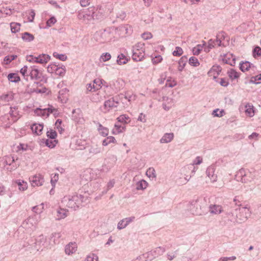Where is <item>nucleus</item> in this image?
Instances as JSON below:
<instances>
[{
    "instance_id": "1",
    "label": "nucleus",
    "mask_w": 261,
    "mask_h": 261,
    "mask_svg": "<svg viewBox=\"0 0 261 261\" xmlns=\"http://www.w3.org/2000/svg\"><path fill=\"white\" fill-rule=\"evenodd\" d=\"M103 16L101 10L94 7L81 10L78 11L77 15L78 19L86 24L89 23L92 20H101Z\"/></svg>"
},
{
    "instance_id": "2",
    "label": "nucleus",
    "mask_w": 261,
    "mask_h": 261,
    "mask_svg": "<svg viewBox=\"0 0 261 261\" xmlns=\"http://www.w3.org/2000/svg\"><path fill=\"white\" fill-rule=\"evenodd\" d=\"M86 200V197L80 195H67L64 196L61 202L64 206L75 210Z\"/></svg>"
},
{
    "instance_id": "3",
    "label": "nucleus",
    "mask_w": 261,
    "mask_h": 261,
    "mask_svg": "<svg viewBox=\"0 0 261 261\" xmlns=\"http://www.w3.org/2000/svg\"><path fill=\"white\" fill-rule=\"evenodd\" d=\"M234 215H235V217L231 220L238 223H242L246 221L250 216L251 212L247 207H242L239 209H236L234 213L231 214L232 216Z\"/></svg>"
},
{
    "instance_id": "4",
    "label": "nucleus",
    "mask_w": 261,
    "mask_h": 261,
    "mask_svg": "<svg viewBox=\"0 0 261 261\" xmlns=\"http://www.w3.org/2000/svg\"><path fill=\"white\" fill-rule=\"evenodd\" d=\"M205 202V199L202 198L192 200L189 205L191 212L193 215H202L204 213Z\"/></svg>"
},
{
    "instance_id": "5",
    "label": "nucleus",
    "mask_w": 261,
    "mask_h": 261,
    "mask_svg": "<svg viewBox=\"0 0 261 261\" xmlns=\"http://www.w3.org/2000/svg\"><path fill=\"white\" fill-rule=\"evenodd\" d=\"M255 177L254 172H251L249 171H246L244 169H240L235 175V179L243 183H248L252 181Z\"/></svg>"
},
{
    "instance_id": "6",
    "label": "nucleus",
    "mask_w": 261,
    "mask_h": 261,
    "mask_svg": "<svg viewBox=\"0 0 261 261\" xmlns=\"http://www.w3.org/2000/svg\"><path fill=\"white\" fill-rule=\"evenodd\" d=\"M29 75L32 80H35L44 83L47 82V79L43 76L37 66H31L29 69Z\"/></svg>"
},
{
    "instance_id": "7",
    "label": "nucleus",
    "mask_w": 261,
    "mask_h": 261,
    "mask_svg": "<svg viewBox=\"0 0 261 261\" xmlns=\"http://www.w3.org/2000/svg\"><path fill=\"white\" fill-rule=\"evenodd\" d=\"M39 221V218L36 215L29 217L27 220L23 221L22 225L26 229L35 227Z\"/></svg>"
},
{
    "instance_id": "8",
    "label": "nucleus",
    "mask_w": 261,
    "mask_h": 261,
    "mask_svg": "<svg viewBox=\"0 0 261 261\" xmlns=\"http://www.w3.org/2000/svg\"><path fill=\"white\" fill-rule=\"evenodd\" d=\"M119 102L114 98H111L105 101L102 111L104 113H107L115 108H117Z\"/></svg>"
},
{
    "instance_id": "9",
    "label": "nucleus",
    "mask_w": 261,
    "mask_h": 261,
    "mask_svg": "<svg viewBox=\"0 0 261 261\" xmlns=\"http://www.w3.org/2000/svg\"><path fill=\"white\" fill-rule=\"evenodd\" d=\"M216 168L214 166H210L207 167L206 174L212 182H216L217 180V174L215 173Z\"/></svg>"
},
{
    "instance_id": "10",
    "label": "nucleus",
    "mask_w": 261,
    "mask_h": 261,
    "mask_svg": "<svg viewBox=\"0 0 261 261\" xmlns=\"http://www.w3.org/2000/svg\"><path fill=\"white\" fill-rule=\"evenodd\" d=\"M30 181L31 182L32 186L33 187L40 186L42 185L44 179L41 175L36 174L30 177Z\"/></svg>"
},
{
    "instance_id": "11",
    "label": "nucleus",
    "mask_w": 261,
    "mask_h": 261,
    "mask_svg": "<svg viewBox=\"0 0 261 261\" xmlns=\"http://www.w3.org/2000/svg\"><path fill=\"white\" fill-rule=\"evenodd\" d=\"M132 59L135 61H141L144 57V49H133Z\"/></svg>"
},
{
    "instance_id": "12",
    "label": "nucleus",
    "mask_w": 261,
    "mask_h": 261,
    "mask_svg": "<svg viewBox=\"0 0 261 261\" xmlns=\"http://www.w3.org/2000/svg\"><path fill=\"white\" fill-rule=\"evenodd\" d=\"M109 35V32L106 31H100L97 32L95 34L94 38L97 41L100 43H103L108 40V37Z\"/></svg>"
},
{
    "instance_id": "13",
    "label": "nucleus",
    "mask_w": 261,
    "mask_h": 261,
    "mask_svg": "<svg viewBox=\"0 0 261 261\" xmlns=\"http://www.w3.org/2000/svg\"><path fill=\"white\" fill-rule=\"evenodd\" d=\"M9 114L11 117V120L13 123L16 122L21 117L17 107H10Z\"/></svg>"
},
{
    "instance_id": "14",
    "label": "nucleus",
    "mask_w": 261,
    "mask_h": 261,
    "mask_svg": "<svg viewBox=\"0 0 261 261\" xmlns=\"http://www.w3.org/2000/svg\"><path fill=\"white\" fill-rule=\"evenodd\" d=\"M222 68L219 65H214L208 72L209 76H212L216 79L221 72Z\"/></svg>"
},
{
    "instance_id": "15",
    "label": "nucleus",
    "mask_w": 261,
    "mask_h": 261,
    "mask_svg": "<svg viewBox=\"0 0 261 261\" xmlns=\"http://www.w3.org/2000/svg\"><path fill=\"white\" fill-rule=\"evenodd\" d=\"M135 219V217H130L125 218L120 220L117 225V228L118 229H122L125 228L129 223L132 222Z\"/></svg>"
},
{
    "instance_id": "16",
    "label": "nucleus",
    "mask_w": 261,
    "mask_h": 261,
    "mask_svg": "<svg viewBox=\"0 0 261 261\" xmlns=\"http://www.w3.org/2000/svg\"><path fill=\"white\" fill-rule=\"evenodd\" d=\"M13 123L7 115H5L0 117V124L5 128H8Z\"/></svg>"
},
{
    "instance_id": "17",
    "label": "nucleus",
    "mask_w": 261,
    "mask_h": 261,
    "mask_svg": "<svg viewBox=\"0 0 261 261\" xmlns=\"http://www.w3.org/2000/svg\"><path fill=\"white\" fill-rule=\"evenodd\" d=\"M53 112L51 109H49V107L45 109L37 108L34 112L38 116L47 117L49 115V112Z\"/></svg>"
},
{
    "instance_id": "18",
    "label": "nucleus",
    "mask_w": 261,
    "mask_h": 261,
    "mask_svg": "<svg viewBox=\"0 0 261 261\" xmlns=\"http://www.w3.org/2000/svg\"><path fill=\"white\" fill-rule=\"evenodd\" d=\"M77 250V245L75 243H69L65 246V252L66 254L70 255L75 252Z\"/></svg>"
},
{
    "instance_id": "19",
    "label": "nucleus",
    "mask_w": 261,
    "mask_h": 261,
    "mask_svg": "<svg viewBox=\"0 0 261 261\" xmlns=\"http://www.w3.org/2000/svg\"><path fill=\"white\" fill-rule=\"evenodd\" d=\"M223 211L222 206L220 205L211 204L209 206V212L213 215H218Z\"/></svg>"
},
{
    "instance_id": "20",
    "label": "nucleus",
    "mask_w": 261,
    "mask_h": 261,
    "mask_svg": "<svg viewBox=\"0 0 261 261\" xmlns=\"http://www.w3.org/2000/svg\"><path fill=\"white\" fill-rule=\"evenodd\" d=\"M164 102L163 103V109L166 111H168L173 106V99L168 97H163Z\"/></svg>"
},
{
    "instance_id": "21",
    "label": "nucleus",
    "mask_w": 261,
    "mask_h": 261,
    "mask_svg": "<svg viewBox=\"0 0 261 261\" xmlns=\"http://www.w3.org/2000/svg\"><path fill=\"white\" fill-rule=\"evenodd\" d=\"M50 56L46 54H41L36 57V63L42 64L47 63L50 60Z\"/></svg>"
},
{
    "instance_id": "22",
    "label": "nucleus",
    "mask_w": 261,
    "mask_h": 261,
    "mask_svg": "<svg viewBox=\"0 0 261 261\" xmlns=\"http://www.w3.org/2000/svg\"><path fill=\"white\" fill-rule=\"evenodd\" d=\"M126 129V126L125 124H120L119 123H117L115 124L114 127L113 129V134L116 135L120 133H123Z\"/></svg>"
},
{
    "instance_id": "23",
    "label": "nucleus",
    "mask_w": 261,
    "mask_h": 261,
    "mask_svg": "<svg viewBox=\"0 0 261 261\" xmlns=\"http://www.w3.org/2000/svg\"><path fill=\"white\" fill-rule=\"evenodd\" d=\"M173 137L174 134L173 133H166L161 139L160 142L161 143H169L173 140Z\"/></svg>"
},
{
    "instance_id": "24",
    "label": "nucleus",
    "mask_w": 261,
    "mask_h": 261,
    "mask_svg": "<svg viewBox=\"0 0 261 261\" xmlns=\"http://www.w3.org/2000/svg\"><path fill=\"white\" fill-rule=\"evenodd\" d=\"M216 44L218 45V46H220L221 45V40L220 38H219V35L217 36V39L215 40L213 39H210L208 41V47L209 49H212L214 47Z\"/></svg>"
},
{
    "instance_id": "25",
    "label": "nucleus",
    "mask_w": 261,
    "mask_h": 261,
    "mask_svg": "<svg viewBox=\"0 0 261 261\" xmlns=\"http://www.w3.org/2000/svg\"><path fill=\"white\" fill-rule=\"evenodd\" d=\"M245 113L247 115L252 117L254 115V107L252 104L247 103L245 105Z\"/></svg>"
},
{
    "instance_id": "26",
    "label": "nucleus",
    "mask_w": 261,
    "mask_h": 261,
    "mask_svg": "<svg viewBox=\"0 0 261 261\" xmlns=\"http://www.w3.org/2000/svg\"><path fill=\"white\" fill-rule=\"evenodd\" d=\"M43 128V125L40 124L35 123L32 125V126H31L32 132L37 134V135H39L41 134Z\"/></svg>"
},
{
    "instance_id": "27",
    "label": "nucleus",
    "mask_w": 261,
    "mask_h": 261,
    "mask_svg": "<svg viewBox=\"0 0 261 261\" xmlns=\"http://www.w3.org/2000/svg\"><path fill=\"white\" fill-rule=\"evenodd\" d=\"M68 211L66 209L59 208L57 210L58 219H64L67 216Z\"/></svg>"
},
{
    "instance_id": "28",
    "label": "nucleus",
    "mask_w": 261,
    "mask_h": 261,
    "mask_svg": "<svg viewBox=\"0 0 261 261\" xmlns=\"http://www.w3.org/2000/svg\"><path fill=\"white\" fill-rule=\"evenodd\" d=\"M8 80L12 83H18L20 81V77L17 73H11L8 75Z\"/></svg>"
},
{
    "instance_id": "29",
    "label": "nucleus",
    "mask_w": 261,
    "mask_h": 261,
    "mask_svg": "<svg viewBox=\"0 0 261 261\" xmlns=\"http://www.w3.org/2000/svg\"><path fill=\"white\" fill-rule=\"evenodd\" d=\"M188 59L186 56H182L178 61V69L179 71H181L184 68L186 63L187 62Z\"/></svg>"
},
{
    "instance_id": "30",
    "label": "nucleus",
    "mask_w": 261,
    "mask_h": 261,
    "mask_svg": "<svg viewBox=\"0 0 261 261\" xmlns=\"http://www.w3.org/2000/svg\"><path fill=\"white\" fill-rule=\"evenodd\" d=\"M252 65V64L248 61L242 62L240 64V69L243 72H245L248 70L249 68H251Z\"/></svg>"
},
{
    "instance_id": "31",
    "label": "nucleus",
    "mask_w": 261,
    "mask_h": 261,
    "mask_svg": "<svg viewBox=\"0 0 261 261\" xmlns=\"http://www.w3.org/2000/svg\"><path fill=\"white\" fill-rule=\"evenodd\" d=\"M147 185L148 183L145 180L143 179L141 180L137 183L136 189L138 190H144L147 188Z\"/></svg>"
},
{
    "instance_id": "32",
    "label": "nucleus",
    "mask_w": 261,
    "mask_h": 261,
    "mask_svg": "<svg viewBox=\"0 0 261 261\" xmlns=\"http://www.w3.org/2000/svg\"><path fill=\"white\" fill-rule=\"evenodd\" d=\"M165 251L164 248L159 247L156 248L153 251H151L150 253L154 256H158L163 254Z\"/></svg>"
},
{
    "instance_id": "33",
    "label": "nucleus",
    "mask_w": 261,
    "mask_h": 261,
    "mask_svg": "<svg viewBox=\"0 0 261 261\" xmlns=\"http://www.w3.org/2000/svg\"><path fill=\"white\" fill-rule=\"evenodd\" d=\"M21 38L24 41L28 42H31L34 39V36L28 32L22 34Z\"/></svg>"
},
{
    "instance_id": "34",
    "label": "nucleus",
    "mask_w": 261,
    "mask_h": 261,
    "mask_svg": "<svg viewBox=\"0 0 261 261\" xmlns=\"http://www.w3.org/2000/svg\"><path fill=\"white\" fill-rule=\"evenodd\" d=\"M44 209V204L42 203L41 204L36 205L35 206H33L32 207V211L36 213V214H41Z\"/></svg>"
},
{
    "instance_id": "35",
    "label": "nucleus",
    "mask_w": 261,
    "mask_h": 261,
    "mask_svg": "<svg viewBox=\"0 0 261 261\" xmlns=\"http://www.w3.org/2000/svg\"><path fill=\"white\" fill-rule=\"evenodd\" d=\"M20 24L17 22H11L10 23L11 30L12 33H15L20 30Z\"/></svg>"
},
{
    "instance_id": "36",
    "label": "nucleus",
    "mask_w": 261,
    "mask_h": 261,
    "mask_svg": "<svg viewBox=\"0 0 261 261\" xmlns=\"http://www.w3.org/2000/svg\"><path fill=\"white\" fill-rule=\"evenodd\" d=\"M127 59L122 54L119 55L117 57V62L119 65L124 64L127 63Z\"/></svg>"
},
{
    "instance_id": "37",
    "label": "nucleus",
    "mask_w": 261,
    "mask_h": 261,
    "mask_svg": "<svg viewBox=\"0 0 261 261\" xmlns=\"http://www.w3.org/2000/svg\"><path fill=\"white\" fill-rule=\"evenodd\" d=\"M86 89L88 91L95 92L99 89V87L98 86H95L94 84L89 83L87 84Z\"/></svg>"
},
{
    "instance_id": "38",
    "label": "nucleus",
    "mask_w": 261,
    "mask_h": 261,
    "mask_svg": "<svg viewBox=\"0 0 261 261\" xmlns=\"http://www.w3.org/2000/svg\"><path fill=\"white\" fill-rule=\"evenodd\" d=\"M229 77L232 79H238L239 77V73L234 69H230L228 71Z\"/></svg>"
},
{
    "instance_id": "39",
    "label": "nucleus",
    "mask_w": 261,
    "mask_h": 261,
    "mask_svg": "<svg viewBox=\"0 0 261 261\" xmlns=\"http://www.w3.org/2000/svg\"><path fill=\"white\" fill-rule=\"evenodd\" d=\"M98 129L99 133L103 137L108 135L109 130L106 127H103L101 124H99Z\"/></svg>"
},
{
    "instance_id": "40",
    "label": "nucleus",
    "mask_w": 261,
    "mask_h": 261,
    "mask_svg": "<svg viewBox=\"0 0 261 261\" xmlns=\"http://www.w3.org/2000/svg\"><path fill=\"white\" fill-rule=\"evenodd\" d=\"M65 72H66L65 67L63 66H61L59 65V66H58V69H57V70L55 72V74L56 75H58L60 76H63L65 74Z\"/></svg>"
},
{
    "instance_id": "41",
    "label": "nucleus",
    "mask_w": 261,
    "mask_h": 261,
    "mask_svg": "<svg viewBox=\"0 0 261 261\" xmlns=\"http://www.w3.org/2000/svg\"><path fill=\"white\" fill-rule=\"evenodd\" d=\"M16 182L18 185L19 189L20 191H23L25 190L28 188L27 183L23 180L21 181L20 180H18L16 181Z\"/></svg>"
},
{
    "instance_id": "42",
    "label": "nucleus",
    "mask_w": 261,
    "mask_h": 261,
    "mask_svg": "<svg viewBox=\"0 0 261 261\" xmlns=\"http://www.w3.org/2000/svg\"><path fill=\"white\" fill-rule=\"evenodd\" d=\"M116 142V140L114 137L110 136L104 139L102 141V145L103 146H107L111 143H115Z\"/></svg>"
},
{
    "instance_id": "43",
    "label": "nucleus",
    "mask_w": 261,
    "mask_h": 261,
    "mask_svg": "<svg viewBox=\"0 0 261 261\" xmlns=\"http://www.w3.org/2000/svg\"><path fill=\"white\" fill-rule=\"evenodd\" d=\"M146 175L149 178H155L156 173L155 169L151 167L149 168L146 172Z\"/></svg>"
},
{
    "instance_id": "44",
    "label": "nucleus",
    "mask_w": 261,
    "mask_h": 261,
    "mask_svg": "<svg viewBox=\"0 0 261 261\" xmlns=\"http://www.w3.org/2000/svg\"><path fill=\"white\" fill-rule=\"evenodd\" d=\"M189 63L191 66L197 67L199 65L198 59L195 57H191L189 60Z\"/></svg>"
},
{
    "instance_id": "45",
    "label": "nucleus",
    "mask_w": 261,
    "mask_h": 261,
    "mask_svg": "<svg viewBox=\"0 0 261 261\" xmlns=\"http://www.w3.org/2000/svg\"><path fill=\"white\" fill-rule=\"evenodd\" d=\"M89 151L91 154H96L99 153L101 152V149L100 147L97 146H93L90 147Z\"/></svg>"
},
{
    "instance_id": "46",
    "label": "nucleus",
    "mask_w": 261,
    "mask_h": 261,
    "mask_svg": "<svg viewBox=\"0 0 261 261\" xmlns=\"http://www.w3.org/2000/svg\"><path fill=\"white\" fill-rule=\"evenodd\" d=\"M57 143V141L56 140H51L46 139L45 141V145L50 148H53L55 147Z\"/></svg>"
},
{
    "instance_id": "47",
    "label": "nucleus",
    "mask_w": 261,
    "mask_h": 261,
    "mask_svg": "<svg viewBox=\"0 0 261 261\" xmlns=\"http://www.w3.org/2000/svg\"><path fill=\"white\" fill-rule=\"evenodd\" d=\"M202 159L200 156H197L196 158V159L195 160V161L193 162V164L192 165H190V166H188L187 168L188 169H190V168H193V169L192 170V172H195V171H194L195 167H193V165H199L202 163Z\"/></svg>"
},
{
    "instance_id": "48",
    "label": "nucleus",
    "mask_w": 261,
    "mask_h": 261,
    "mask_svg": "<svg viewBox=\"0 0 261 261\" xmlns=\"http://www.w3.org/2000/svg\"><path fill=\"white\" fill-rule=\"evenodd\" d=\"M59 64L57 65L56 64H50L48 65L47 67V71L50 73H55L56 72L57 69H58V66Z\"/></svg>"
},
{
    "instance_id": "49",
    "label": "nucleus",
    "mask_w": 261,
    "mask_h": 261,
    "mask_svg": "<svg viewBox=\"0 0 261 261\" xmlns=\"http://www.w3.org/2000/svg\"><path fill=\"white\" fill-rule=\"evenodd\" d=\"M129 119V117L126 115H122L117 118V120L118 123H124V124L125 125L127 122V120Z\"/></svg>"
},
{
    "instance_id": "50",
    "label": "nucleus",
    "mask_w": 261,
    "mask_h": 261,
    "mask_svg": "<svg viewBox=\"0 0 261 261\" xmlns=\"http://www.w3.org/2000/svg\"><path fill=\"white\" fill-rule=\"evenodd\" d=\"M111 58V55L108 53L102 54L100 57V60L102 62H106L109 61Z\"/></svg>"
},
{
    "instance_id": "51",
    "label": "nucleus",
    "mask_w": 261,
    "mask_h": 261,
    "mask_svg": "<svg viewBox=\"0 0 261 261\" xmlns=\"http://www.w3.org/2000/svg\"><path fill=\"white\" fill-rule=\"evenodd\" d=\"M124 98L126 99H127L128 101H131L132 100H135L136 98V95L133 94V93L130 94L129 92H126L125 94Z\"/></svg>"
},
{
    "instance_id": "52",
    "label": "nucleus",
    "mask_w": 261,
    "mask_h": 261,
    "mask_svg": "<svg viewBox=\"0 0 261 261\" xmlns=\"http://www.w3.org/2000/svg\"><path fill=\"white\" fill-rule=\"evenodd\" d=\"M17 56L16 55H10L7 56L4 58V62H5L6 64H9L12 61L14 60Z\"/></svg>"
},
{
    "instance_id": "53",
    "label": "nucleus",
    "mask_w": 261,
    "mask_h": 261,
    "mask_svg": "<svg viewBox=\"0 0 261 261\" xmlns=\"http://www.w3.org/2000/svg\"><path fill=\"white\" fill-rule=\"evenodd\" d=\"M61 237V234L60 232H55L52 233L51 236L50 237V240H53V242L55 244L56 241H57Z\"/></svg>"
},
{
    "instance_id": "54",
    "label": "nucleus",
    "mask_w": 261,
    "mask_h": 261,
    "mask_svg": "<svg viewBox=\"0 0 261 261\" xmlns=\"http://www.w3.org/2000/svg\"><path fill=\"white\" fill-rule=\"evenodd\" d=\"M183 53L182 49L179 46L175 47V50L173 51L172 54L174 56H180Z\"/></svg>"
},
{
    "instance_id": "55",
    "label": "nucleus",
    "mask_w": 261,
    "mask_h": 261,
    "mask_svg": "<svg viewBox=\"0 0 261 261\" xmlns=\"http://www.w3.org/2000/svg\"><path fill=\"white\" fill-rule=\"evenodd\" d=\"M46 135L48 138L51 139H55L57 136L56 132L53 129H50V130L47 131L46 133Z\"/></svg>"
},
{
    "instance_id": "56",
    "label": "nucleus",
    "mask_w": 261,
    "mask_h": 261,
    "mask_svg": "<svg viewBox=\"0 0 261 261\" xmlns=\"http://www.w3.org/2000/svg\"><path fill=\"white\" fill-rule=\"evenodd\" d=\"M13 10L14 9L12 10L11 9L7 7H3L1 10V12L4 14L10 16L13 14Z\"/></svg>"
},
{
    "instance_id": "57",
    "label": "nucleus",
    "mask_w": 261,
    "mask_h": 261,
    "mask_svg": "<svg viewBox=\"0 0 261 261\" xmlns=\"http://www.w3.org/2000/svg\"><path fill=\"white\" fill-rule=\"evenodd\" d=\"M28 67L27 66H24L20 70V72L21 74L24 76V77L26 76V80H28V77L29 75V73L28 72Z\"/></svg>"
},
{
    "instance_id": "58",
    "label": "nucleus",
    "mask_w": 261,
    "mask_h": 261,
    "mask_svg": "<svg viewBox=\"0 0 261 261\" xmlns=\"http://www.w3.org/2000/svg\"><path fill=\"white\" fill-rule=\"evenodd\" d=\"M53 56L54 57H56L62 61H64L67 59V56L65 54H59L57 53H54L53 54Z\"/></svg>"
},
{
    "instance_id": "59",
    "label": "nucleus",
    "mask_w": 261,
    "mask_h": 261,
    "mask_svg": "<svg viewBox=\"0 0 261 261\" xmlns=\"http://www.w3.org/2000/svg\"><path fill=\"white\" fill-rule=\"evenodd\" d=\"M253 55L254 57L256 56H261V48L258 46H255L253 50Z\"/></svg>"
},
{
    "instance_id": "60",
    "label": "nucleus",
    "mask_w": 261,
    "mask_h": 261,
    "mask_svg": "<svg viewBox=\"0 0 261 261\" xmlns=\"http://www.w3.org/2000/svg\"><path fill=\"white\" fill-rule=\"evenodd\" d=\"M202 46L199 44L196 47H195L193 49V53L194 55H198L202 50Z\"/></svg>"
},
{
    "instance_id": "61",
    "label": "nucleus",
    "mask_w": 261,
    "mask_h": 261,
    "mask_svg": "<svg viewBox=\"0 0 261 261\" xmlns=\"http://www.w3.org/2000/svg\"><path fill=\"white\" fill-rule=\"evenodd\" d=\"M62 123V120L61 119H58L57 120L56 123H55V126L57 128V129L58 130V131L61 133L63 130H64V129L61 126V124Z\"/></svg>"
},
{
    "instance_id": "62",
    "label": "nucleus",
    "mask_w": 261,
    "mask_h": 261,
    "mask_svg": "<svg viewBox=\"0 0 261 261\" xmlns=\"http://www.w3.org/2000/svg\"><path fill=\"white\" fill-rule=\"evenodd\" d=\"M85 261H98V257L96 255L92 254L91 255L88 256Z\"/></svg>"
},
{
    "instance_id": "63",
    "label": "nucleus",
    "mask_w": 261,
    "mask_h": 261,
    "mask_svg": "<svg viewBox=\"0 0 261 261\" xmlns=\"http://www.w3.org/2000/svg\"><path fill=\"white\" fill-rule=\"evenodd\" d=\"M57 20L54 17L50 18L46 22V25L48 27H51L56 22Z\"/></svg>"
},
{
    "instance_id": "64",
    "label": "nucleus",
    "mask_w": 261,
    "mask_h": 261,
    "mask_svg": "<svg viewBox=\"0 0 261 261\" xmlns=\"http://www.w3.org/2000/svg\"><path fill=\"white\" fill-rule=\"evenodd\" d=\"M251 81L254 82L256 84H259L261 82V74L256 75L254 77H252Z\"/></svg>"
}]
</instances>
